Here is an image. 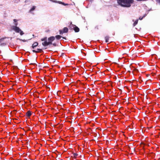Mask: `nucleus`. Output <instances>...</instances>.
Here are the masks:
<instances>
[{"label": "nucleus", "mask_w": 160, "mask_h": 160, "mask_svg": "<svg viewBox=\"0 0 160 160\" xmlns=\"http://www.w3.org/2000/svg\"><path fill=\"white\" fill-rule=\"evenodd\" d=\"M73 29L75 32H79L80 30L79 28L76 26H75Z\"/></svg>", "instance_id": "nucleus-7"}, {"label": "nucleus", "mask_w": 160, "mask_h": 160, "mask_svg": "<svg viewBox=\"0 0 160 160\" xmlns=\"http://www.w3.org/2000/svg\"><path fill=\"white\" fill-rule=\"evenodd\" d=\"M55 38L58 40H59L62 38V36L59 35H57L55 36Z\"/></svg>", "instance_id": "nucleus-14"}, {"label": "nucleus", "mask_w": 160, "mask_h": 160, "mask_svg": "<svg viewBox=\"0 0 160 160\" xmlns=\"http://www.w3.org/2000/svg\"><path fill=\"white\" fill-rule=\"evenodd\" d=\"M47 41H45L44 42L42 43V44L44 46H48Z\"/></svg>", "instance_id": "nucleus-12"}, {"label": "nucleus", "mask_w": 160, "mask_h": 160, "mask_svg": "<svg viewBox=\"0 0 160 160\" xmlns=\"http://www.w3.org/2000/svg\"><path fill=\"white\" fill-rule=\"evenodd\" d=\"M60 3H61L63 5H68L67 4H65L64 3V2H61Z\"/></svg>", "instance_id": "nucleus-21"}, {"label": "nucleus", "mask_w": 160, "mask_h": 160, "mask_svg": "<svg viewBox=\"0 0 160 160\" xmlns=\"http://www.w3.org/2000/svg\"><path fill=\"white\" fill-rule=\"evenodd\" d=\"M119 4L122 6L125 7H130L131 3H133V0H117Z\"/></svg>", "instance_id": "nucleus-1"}, {"label": "nucleus", "mask_w": 160, "mask_h": 160, "mask_svg": "<svg viewBox=\"0 0 160 160\" xmlns=\"http://www.w3.org/2000/svg\"><path fill=\"white\" fill-rule=\"evenodd\" d=\"M36 8V6H33L32 7L30 10L29 12H31L32 11L34 10Z\"/></svg>", "instance_id": "nucleus-13"}, {"label": "nucleus", "mask_w": 160, "mask_h": 160, "mask_svg": "<svg viewBox=\"0 0 160 160\" xmlns=\"http://www.w3.org/2000/svg\"><path fill=\"white\" fill-rule=\"evenodd\" d=\"M59 33L61 35L62 34L64 33L63 30H59Z\"/></svg>", "instance_id": "nucleus-18"}, {"label": "nucleus", "mask_w": 160, "mask_h": 160, "mask_svg": "<svg viewBox=\"0 0 160 160\" xmlns=\"http://www.w3.org/2000/svg\"><path fill=\"white\" fill-rule=\"evenodd\" d=\"M41 40L42 41H47V37H45L43 38H42L41 39Z\"/></svg>", "instance_id": "nucleus-16"}, {"label": "nucleus", "mask_w": 160, "mask_h": 160, "mask_svg": "<svg viewBox=\"0 0 160 160\" xmlns=\"http://www.w3.org/2000/svg\"><path fill=\"white\" fill-rule=\"evenodd\" d=\"M110 38V37L109 36H107L105 37V42H108Z\"/></svg>", "instance_id": "nucleus-9"}, {"label": "nucleus", "mask_w": 160, "mask_h": 160, "mask_svg": "<svg viewBox=\"0 0 160 160\" xmlns=\"http://www.w3.org/2000/svg\"><path fill=\"white\" fill-rule=\"evenodd\" d=\"M138 19H137L133 23V26L134 27L138 23Z\"/></svg>", "instance_id": "nucleus-15"}, {"label": "nucleus", "mask_w": 160, "mask_h": 160, "mask_svg": "<svg viewBox=\"0 0 160 160\" xmlns=\"http://www.w3.org/2000/svg\"><path fill=\"white\" fill-rule=\"evenodd\" d=\"M73 154L74 157L75 158H76L78 156V154H77V153H73Z\"/></svg>", "instance_id": "nucleus-17"}, {"label": "nucleus", "mask_w": 160, "mask_h": 160, "mask_svg": "<svg viewBox=\"0 0 160 160\" xmlns=\"http://www.w3.org/2000/svg\"><path fill=\"white\" fill-rule=\"evenodd\" d=\"M32 52H34L38 53V52H43V50L41 49H37V51H36L34 50H32Z\"/></svg>", "instance_id": "nucleus-4"}, {"label": "nucleus", "mask_w": 160, "mask_h": 160, "mask_svg": "<svg viewBox=\"0 0 160 160\" xmlns=\"http://www.w3.org/2000/svg\"><path fill=\"white\" fill-rule=\"evenodd\" d=\"M38 45V43L37 42H35L32 45V48L34 49L35 48V47H36V46H37Z\"/></svg>", "instance_id": "nucleus-6"}, {"label": "nucleus", "mask_w": 160, "mask_h": 160, "mask_svg": "<svg viewBox=\"0 0 160 160\" xmlns=\"http://www.w3.org/2000/svg\"><path fill=\"white\" fill-rule=\"evenodd\" d=\"M14 25H15V26H17L18 25V23L17 22H15L14 23Z\"/></svg>", "instance_id": "nucleus-22"}, {"label": "nucleus", "mask_w": 160, "mask_h": 160, "mask_svg": "<svg viewBox=\"0 0 160 160\" xmlns=\"http://www.w3.org/2000/svg\"><path fill=\"white\" fill-rule=\"evenodd\" d=\"M157 0L158 1V2L159 3H160V0Z\"/></svg>", "instance_id": "nucleus-25"}, {"label": "nucleus", "mask_w": 160, "mask_h": 160, "mask_svg": "<svg viewBox=\"0 0 160 160\" xmlns=\"http://www.w3.org/2000/svg\"><path fill=\"white\" fill-rule=\"evenodd\" d=\"M12 29L16 32L19 33L21 35H22L24 34L23 32L22 31L19 27L17 26H12Z\"/></svg>", "instance_id": "nucleus-2"}, {"label": "nucleus", "mask_w": 160, "mask_h": 160, "mask_svg": "<svg viewBox=\"0 0 160 160\" xmlns=\"http://www.w3.org/2000/svg\"><path fill=\"white\" fill-rule=\"evenodd\" d=\"M76 25L72 24V23L69 26V27L70 29H73Z\"/></svg>", "instance_id": "nucleus-8"}, {"label": "nucleus", "mask_w": 160, "mask_h": 160, "mask_svg": "<svg viewBox=\"0 0 160 160\" xmlns=\"http://www.w3.org/2000/svg\"><path fill=\"white\" fill-rule=\"evenodd\" d=\"M145 17V15L143 17H139V20H142V19H143V18L144 17Z\"/></svg>", "instance_id": "nucleus-20"}, {"label": "nucleus", "mask_w": 160, "mask_h": 160, "mask_svg": "<svg viewBox=\"0 0 160 160\" xmlns=\"http://www.w3.org/2000/svg\"><path fill=\"white\" fill-rule=\"evenodd\" d=\"M62 38L64 39H66V38L65 37H62Z\"/></svg>", "instance_id": "nucleus-26"}, {"label": "nucleus", "mask_w": 160, "mask_h": 160, "mask_svg": "<svg viewBox=\"0 0 160 160\" xmlns=\"http://www.w3.org/2000/svg\"><path fill=\"white\" fill-rule=\"evenodd\" d=\"M18 20L16 19H13V21L15 22H17Z\"/></svg>", "instance_id": "nucleus-23"}, {"label": "nucleus", "mask_w": 160, "mask_h": 160, "mask_svg": "<svg viewBox=\"0 0 160 160\" xmlns=\"http://www.w3.org/2000/svg\"><path fill=\"white\" fill-rule=\"evenodd\" d=\"M55 37H54L53 36L50 37H49V38H48V41H50L52 42V41H53L55 40Z\"/></svg>", "instance_id": "nucleus-5"}, {"label": "nucleus", "mask_w": 160, "mask_h": 160, "mask_svg": "<svg viewBox=\"0 0 160 160\" xmlns=\"http://www.w3.org/2000/svg\"><path fill=\"white\" fill-rule=\"evenodd\" d=\"M68 29L67 27H64L63 29V31L64 33H67L68 32Z\"/></svg>", "instance_id": "nucleus-11"}, {"label": "nucleus", "mask_w": 160, "mask_h": 160, "mask_svg": "<svg viewBox=\"0 0 160 160\" xmlns=\"http://www.w3.org/2000/svg\"><path fill=\"white\" fill-rule=\"evenodd\" d=\"M52 45L53 46H56V45H57V44L56 43H53L52 44Z\"/></svg>", "instance_id": "nucleus-24"}, {"label": "nucleus", "mask_w": 160, "mask_h": 160, "mask_svg": "<svg viewBox=\"0 0 160 160\" xmlns=\"http://www.w3.org/2000/svg\"><path fill=\"white\" fill-rule=\"evenodd\" d=\"M47 44H48V45L50 44H52V42L51 41H49L48 42H47Z\"/></svg>", "instance_id": "nucleus-19"}, {"label": "nucleus", "mask_w": 160, "mask_h": 160, "mask_svg": "<svg viewBox=\"0 0 160 160\" xmlns=\"http://www.w3.org/2000/svg\"><path fill=\"white\" fill-rule=\"evenodd\" d=\"M6 38H3L0 39V46L3 47L6 45L8 42L7 41L5 40V39Z\"/></svg>", "instance_id": "nucleus-3"}, {"label": "nucleus", "mask_w": 160, "mask_h": 160, "mask_svg": "<svg viewBox=\"0 0 160 160\" xmlns=\"http://www.w3.org/2000/svg\"><path fill=\"white\" fill-rule=\"evenodd\" d=\"M26 115L28 117H29L31 115V112L30 111H28L26 113Z\"/></svg>", "instance_id": "nucleus-10"}]
</instances>
